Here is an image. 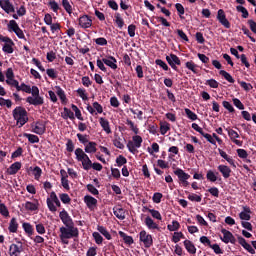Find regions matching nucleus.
<instances>
[{"mask_svg":"<svg viewBox=\"0 0 256 256\" xmlns=\"http://www.w3.org/2000/svg\"><path fill=\"white\" fill-rule=\"evenodd\" d=\"M59 218L64 225L59 228V232H60L59 238L64 245H68L69 244L68 239L79 237V229L75 227L73 218L70 216V214L65 208H63L59 212Z\"/></svg>","mask_w":256,"mask_h":256,"instance_id":"1","label":"nucleus"},{"mask_svg":"<svg viewBox=\"0 0 256 256\" xmlns=\"http://www.w3.org/2000/svg\"><path fill=\"white\" fill-rule=\"evenodd\" d=\"M18 92H24L26 94H31L26 98V103L31 106L37 107L44 105V97L40 96V89L38 86H30L25 83H21L18 89Z\"/></svg>","mask_w":256,"mask_h":256,"instance_id":"2","label":"nucleus"},{"mask_svg":"<svg viewBox=\"0 0 256 256\" xmlns=\"http://www.w3.org/2000/svg\"><path fill=\"white\" fill-rule=\"evenodd\" d=\"M13 119L16 121L18 128H22L25 124L28 123V112L22 106H17L12 111Z\"/></svg>","mask_w":256,"mask_h":256,"instance_id":"3","label":"nucleus"},{"mask_svg":"<svg viewBox=\"0 0 256 256\" xmlns=\"http://www.w3.org/2000/svg\"><path fill=\"white\" fill-rule=\"evenodd\" d=\"M7 29L9 32H13L18 39L27 41L23 30L19 27L18 23L15 20H10L7 24Z\"/></svg>","mask_w":256,"mask_h":256,"instance_id":"4","label":"nucleus"},{"mask_svg":"<svg viewBox=\"0 0 256 256\" xmlns=\"http://www.w3.org/2000/svg\"><path fill=\"white\" fill-rule=\"evenodd\" d=\"M0 42L4 43L2 46L3 53H5V54H13L14 53L13 47L15 46V43L10 37L0 35Z\"/></svg>","mask_w":256,"mask_h":256,"instance_id":"5","label":"nucleus"},{"mask_svg":"<svg viewBox=\"0 0 256 256\" xmlns=\"http://www.w3.org/2000/svg\"><path fill=\"white\" fill-rule=\"evenodd\" d=\"M139 241L143 243L146 249H149L154 245L152 234L147 233L146 230H141L139 232Z\"/></svg>","mask_w":256,"mask_h":256,"instance_id":"6","label":"nucleus"},{"mask_svg":"<svg viewBox=\"0 0 256 256\" xmlns=\"http://www.w3.org/2000/svg\"><path fill=\"white\" fill-rule=\"evenodd\" d=\"M32 133L42 136L46 133V123L43 120H38L31 124Z\"/></svg>","mask_w":256,"mask_h":256,"instance_id":"7","label":"nucleus"},{"mask_svg":"<svg viewBox=\"0 0 256 256\" xmlns=\"http://www.w3.org/2000/svg\"><path fill=\"white\" fill-rule=\"evenodd\" d=\"M166 61L174 71H178L177 66H181L182 64L181 59L173 53H171L169 56H166Z\"/></svg>","mask_w":256,"mask_h":256,"instance_id":"8","label":"nucleus"},{"mask_svg":"<svg viewBox=\"0 0 256 256\" xmlns=\"http://www.w3.org/2000/svg\"><path fill=\"white\" fill-rule=\"evenodd\" d=\"M58 199V196L55 191L50 192V196L46 199V205L50 212L56 213L57 206L54 204V201Z\"/></svg>","mask_w":256,"mask_h":256,"instance_id":"9","label":"nucleus"},{"mask_svg":"<svg viewBox=\"0 0 256 256\" xmlns=\"http://www.w3.org/2000/svg\"><path fill=\"white\" fill-rule=\"evenodd\" d=\"M237 240L239 245H241L248 253L251 255L256 254V249L250 243H248L243 236L237 235Z\"/></svg>","mask_w":256,"mask_h":256,"instance_id":"10","label":"nucleus"},{"mask_svg":"<svg viewBox=\"0 0 256 256\" xmlns=\"http://www.w3.org/2000/svg\"><path fill=\"white\" fill-rule=\"evenodd\" d=\"M78 25L82 29H89L93 25V20L89 15H82L78 19Z\"/></svg>","mask_w":256,"mask_h":256,"instance_id":"11","label":"nucleus"},{"mask_svg":"<svg viewBox=\"0 0 256 256\" xmlns=\"http://www.w3.org/2000/svg\"><path fill=\"white\" fill-rule=\"evenodd\" d=\"M217 20L219 23L225 28V29H230L231 28V23L226 17V13L223 9H219L217 12Z\"/></svg>","mask_w":256,"mask_h":256,"instance_id":"12","label":"nucleus"},{"mask_svg":"<svg viewBox=\"0 0 256 256\" xmlns=\"http://www.w3.org/2000/svg\"><path fill=\"white\" fill-rule=\"evenodd\" d=\"M20 245L16 243H12L9 246L8 254L9 256H21L22 252L24 251L22 242H19Z\"/></svg>","mask_w":256,"mask_h":256,"instance_id":"13","label":"nucleus"},{"mask_svg":"<svg viewBox=\"0 0 256 256\" xmlns=\"http://www.w3.org/2000/svg\"><path fill=\"white\" fill-rule=\"evenodd\" d=\"M226 131L228 132V136L230 140L237 146L242 147L243 146V141L238 140L240 138V134L235 131L234 129L231 128H226Z\"/></svg>","mask_w":256,"mask_h":256,"instance_id":"14","label":"nucleus"},{"mask_svg":"<svg viewBox=\"0 0 256 256\" xmlns=\"http://www.w3.org/2000/svg\"><path fill=\"white\" fill-rule=\"evenodd\" d=\"M83 201L90 211H93L98 205V200L91 195H85Z\"/></svg>","mask_w":256,"mask_h":256,"instance_id":"15","label":"nucleus"},{"mask_svg":"<svg viewBox=\"0 0 256 256\" xmlns=\"http://www.w3.org/2000/svg\"><path fill=\"white\" fill-rule=\"evenodd\" d=\"M23 207L28 212H37L39 211L40 203L38 199H34V202L26 201Z\"/></svg>","mask_w":256,"mask_h":256,"instance_id":"16","label":"nucleus"},{"mask_svg":"<svg viewBox=\"0 0 256 256\" xmlns=\"http://www.w3.org/2000/svg\"><path fill=\"white\" fill-rule=\"evenodd\" d=\"M0 8L6 13H15V7L10 0H0Z\"/></svg>","mask_w":256,"mask_h":256,"instance_id":"17","label":"nucleus"},{"mask_svg":"<svg viewBox=\"0 0 256 256\" xmlns=\"http://www.w3.org/2000/svg\"><path fill=\"white\" fill-rule=\"evenodd\" d=\"M144 224L148 230H157L160 231V226L151 216H146L144 219Z\"/></svg>","mask_w":256,"mask_h":256,"instance_id":"18","label":"nucleus"},{"mask_svg":"<svg viewBox=\"0 0 256 256\" xmlns=\"http://www.w3.org/2000/svg\"><path fill=\"white\" fill-rule=\"evenodd\" d=\"M217 170L224 179H229L232 174V169L228 165L220 164L217 166Z\"/></svg>","mask_w":256,"mask_h":256,"instance_id":"19","label":"nucleus"},{"mask_svg":"<svg viewBox=\"0 0 256 256\" xmlns=\"http://www.w3.org/2000/svg\"><path fill=\"white\" fill-rule=\"evenodd\" d=\"M252 210L248 205L243 206V211L239 213V218L242 221H250L252 219Z\"/></svg>","mask_w":256,"mask_h":256,"instance_id":"20","label":"nucleus"},{"mask_svg":"<svg viewBox=\"0 0 256 256\" xmlns=\"http://www.w3.org/2000/svg\"><path fill=\"white\" fill-rule=\"evenodd\" d=\"M174 175L177 176L179 182L189 180L191 178V175L189 173H186L182 168H176L173 171Z\"/></svg>","mask_w":256,"mask_h":256,"instance_id":"21","label":"nucleus"},{"mask_svg":"<svg viewBox=\"0 0 256 256\" xmlns=\"http://www.w3.org/2000/svg\"><path fill=\"white\" fill-rule=\"evenodd\" d=\"M102 62L112 70H117V59L114 56H108V58H102Z\"/></svg>","mask_w":256,"mask_h":256,"instance_id":"22","label":"nucleus"},{"mask_svg":"<svg viewBox=\"0 0 256 256\" xmlns=\"http://www.w3.org/2000/svg\"><path fill=\"white\" fill-rule=\"evenodd\" d=\"M22 168V163L19 161H16L12 163L6 170L8 175H16Z\"/></svg>","mask_w":256,"mask_h":256,"instance_id":"23","label":"nucleus"},{"mask_svg":"<svg viewBox=\"0 0 256 256\" xmlns=\"http://www.w3.org/2000/svg\"><path fill=\"white\" fill-rule=\"evenodd\" d=\"M99 124H100L101 128L103 129V131L107 135L112 134V129H111L110 122H109L108 119H106L105 117H100L99 118Z\"/></svg>","mask_w":256,"mask_h":256,"instance_id":"24","label":"nucleus"},{"mask_svg":"<svg viewBox=\"0 0 256 256\" xmlns=\"http://www.w3.org/2000/svg\"><path fill=\"white\" fill-rule=\"evenodd\" d=\"M183 244H184V247H185L186 251L189 254L195 255L197 253V248L191 240L186 239V240L183 241Z\"/></svg>","mask_w":256,"mask_h":256,"instance_id":"25","label":"nucleus"},{"mask_svg":"<svg viewBox=\"0 0 256 256\" xmlns=\"http://www.w3.org/2000/svg\"><path fill=\"white\" fill-rule=\"evenodd\" d=\"M219 155L231 166L236 168V163L235 160L233 159L232 156H229L224 150L221 148H218Z\"/></svg>","mask_w":256,"mask_h":256,"instance_id":"26","label":"nucleus"},{"mask_svg":"<svg viewBox=\"0 0 256 256\" xmlns=\"http://www.w3.org/2000/svg\"><path fill=\"white\" fill-rule=\"evenodd\" d=\"M85 153L93 154L97 152V143L94 141H89L84 148Z\"/></svg>","mask_w":256,"mask_h":256,"instance_id":"27","label":"nucleus"},{"mask_svg":"<svg viewBox=\"0 0 256 256\" xmlns=\"http://www.w3.org/2000/svg\"><path fill=\"white\" fill-rule=\"evenodd\" d=\"M56 95L59 97L62 104H66L68 99L65 91L60 86H55Z\"/></svg>","mask_w":256,"mask_h":256,"instance_id":"28","label":"nucleus"},{"mask_svg":"<svg viewBox=\"0 0 256 256\" xmlns=\"http://www.w3.org/2000/svg\"><path fill=\"white\" fill-rule=\"evenodd\" d=\"M113 214L117 219H119L121 221L126 219V212H125V209L122 207L113 208Z\"/></svg>","mask_w":256,"mask_h":256,"instance_id":"29","label":"nucleus"},{"mask_svg":"<svg viewBox=\"0 0 256 256\" xmlns=\"http://www.w3.org/2000/svg\"><path fill=\"white\" fill-rule=\"evenodd\" d=\"M97 231L106 239V240H112V235L108 231V229L103 225L97 226Z\"/></svg>","mask_w":256,"mask_h":256,"instance_id":"30","label":"nucleus"},{"mask_svg":"<svg viewBox=\"0 0 256 256\" xmlns=\"http://www.w3.org/2000/svg\"><path fill=\"white\" fill-rule=\"evenodd\" d=\"M221 233L223 234V237H220L221 241L225 244H229L233 233L231 231L227 230L226 228H222Z\"/></svg>","mask_w":256,"mask_h":256,"instance_id":"31","label":"nucleus"},{"mask_svg":"<svg viewBox=\"0 0 256 256\" xmlns=\"http://www.w3.org/2000/svg\"><path fill=\"white\" fill-rule=\"evenodd\" d=\"M28 170L32 172V174H33V176H34V179H35L36 181H39V180H40V178H41V176H42V174H43V171H42V168H41V167L35 166V167L32 168V166H31V167H29Z\"/></svg>","mask_w":256,"mask_h":256,"instance_id":"32","label":"nucleus"},{"mask_svg":"<svg viewBox=\"0 0 256 256\" xmlns=\"http://www.w3.org/2000/svg\"><path fill=\"white\" fill-rule=\"evenodd\" d=\"M19 224L16 217H12L9 222L8 231L10 233H17Z\"/></svg>","mask_w":256,"mask_h":256,"instance_id":"33","label":"nucleus"},{"mask_svg":"<svg viewBox=\"0 0 256 256\" xmlns=\"http://www.w3.org/2000/svg\"><path fill=\"white\" fill-rule=\"evenodd\" d=\"M120 238H123V241L126 245H132L134 244V239L132 236L128 235L127 233H125L124 231H119L118 232Z\"/></svg>","mask_w":256,"mask_h":256,"instance_id":"34","label":"nucleus"},{"mask_svg":"<svg viewBox=\"0 0 256 256\" xmlns=\"http://www.w3.org/2000/svg\"><path fill=\"white\" fill-rule=\"evenodd\" d=\"M217 175H219V172H214L213 170H208L206 173V179L211 183H216L219 180Z\"/></svg>","mask_w":256,"mask_h":256,"instance_id":"35","label":"nucleus"},{"mask_svg":"<svg viewBox=\"0 0 256 256\" xmlns=\"http://www.w3.org/2000/svg\"><path fill=\"white\" fill-rule=\"evenodd\" d=\"M62 118H63L64 120H68V119H70V120H75V114H74V112H73L71 109H69V108H67V107H64V108H63V115H62Z\"/></svg>","mask_w":256,"mask_h":256,"instance_id":"36","label":"nucleus"},{"mask_svg":"<svg viewBox=\"0 0 256 256\" xmlns=\"http://www.w3.org/2000/svg\"><path fill=\"white\" fill-rule=\"evenodd\" d=\"M23 137H25L31 144H37L40 142V138L35 134L24 133Z\"/></svg>","mask_w":256,"mask_h":256,"instance_id":"37","label":"nucleus"},{"mask_svg":"<svg viewBox=\"0 0 256 256\" xmlns=\"http://www.w3.org/2000/svg\"><path fill=\"white\" fill-rule=\"evenodd\" d=\"M219 75L222 76L228 83L230 84L235 83V79L233 78V76L226 70H220Z\"/></svg>","mask_w":256,"mask_h":256,"instance_id":"38","label":"nucleus"},{"mask_svg":"<svg viewBox=\"0 0 256 256\" xmlns=\"http://www.w3.org/2000/svg\"><path fill=\"white\" fill-rule=\"evenodd\" d=\"M146 210L151 214L153 219H156L158 221L163 220L162 214L160 213L159 210L151 209V208H148V207H146Z\"/></svg>","mask_w":256,"mask_h":256,"instance_id":"39","label":"nucleus"},{"mask_svg":"<svg viewBox=\"0 0 256 256\" xmlns=\"http://www.w3.org/2000/svg\"><path fill=\"white\" fill-rule=\"evenodd\" d=\"M185 67L190 70L193 74L197 75L199 73V70L197 69L198 68V65L195 64L194 61H187L185 63Z\"/></svg>","mask_w":256,"mask_h":256,"instance_id":"40","label":"nucleus"},{"mask_svg":"<svg viewBox=\"0 0 256 256\" xmlns=\"http://www.w3.org/2000/svg\"><path fill=\"white\" fill-rule=\"evenodd\" d=\"M74 154L78 162H82V160H84L85 156L87 155L82 148H76Z\"/></svg>","mask_w":256,"mask_h":256,"instance_id":"41","label":"nucleus"},{"mask_svg":"<svg viewBox=\"0 0 256 256\" xmlns=\"http://www.w3.org/2000/svg\"><path fill=\"white\" fill-rule=\"evenodd\" d=\"M180 228H181V224H180V222L177 221V220H173L171 224H168V225H167V229H168L170 232H176V231H178Z\"/></svg>","mask_w":256,"mask_h":256,"instance_id":"42","label":"nucleus"},{"mask_svg":"<svg viewBox=\"0 0 256 256\" xmlns=\"http://www.w3.org/2000/svg\"><path fill=\"white\" fill-rule=\"evenodd\" d=\"M22 228H23L24 232H25L27 235H29V236L33 235V233H34V228H33V226L31 225V223H29V222H24V223H22Z\"/></svg>","mask_w":256,"mask_h":256,"instance_id":"43","label":"nucleus"},{"mask_svg":"<svg viewBox=\"0 0 256 256\" xmlns=\"http://www.w3.org/2000/svg\"><path fill=\"white\" fill-rule=\"evenodd\" d=\"M175 9H176V11L178 13L179 18L181 20H184L185 19V17H184V15H185V8H184V6L181 3H176L175 4Z\"/></svg>","mask_w":256,"mask_h":256,"instance_id":"44","label":"nucleus"},{"mask_svg":"<svg viewBox=\"0 0 256 256\" xmlns=\"http://www.w3.org/2000/svg\"><path fill=\"white\" fill-rule=\"evenodd\" d=\"M171 130V125L168 122L160 123V134L165 136Z\"/></svg>","mask_w":256,"mask_h":256,"instance_id":"45","label":"nucleus"},{"mask_svg":"<svg viewBox=\"0 0 256 256\" xmlns=\"http://www.w3.org/2000/svg\"><path fill=\"white\" fill-rule=\"evenodd\" d=\"M115 24L117 25V28L123 29L125 22L124 19L121 17L120 13H115Z\"/></svg>","mask_w":256,"mask_h":256,"instance_id":"46","label":"nucleus"},{"mask_svg":"<svg viewBox=\"0 0 256 256\" xmlns=\"http://www.w3.org/2000/svg\"><path fill=\"white\" fill-rule=\"evenodd\" d=\"M113 145L117 149H120V150H124L125 149V145L122 142V138L120 136H115V138L113 140Z\"/></svg>","mask_w":256,"mask_h":256,"instance_id":"47","label":"nucleus"},{"mask_svg":"<svg viewBox=\"0 0 256 256\" xmlns=\"http://www.w3.org/2000/svg\"><path fill=\"white\" fill-rule=\"evenodd\" d=\"M71 109H72V111L75 113V117H76L79 121H84V117L82 116V112H81V110L78 108L77 105L71 104Z\"/></svg>","mask_w":256,"mask_h":256,"instance_id":"48","label":"nucleus"},{"mask_svg":"<svg viewBox=\"0 0 256 256\" xmlns=\"http://www.w3.org/2000/svg\"><path fill=\"white\" fill-rule=\"evenodd\" d=\"M184 112L189 120H191V121L198 120V115L195 112H193L191 109L185 108Z\"/></svg>","mask_w":256,"mask_h":256,"instance_id":"49","label":"nucleus"},{"mask_svg":"<svg viewBox=\"0 0 256 256\" xmlns=\"http://www.w3.org/2000/svg\"><path fill=\"white\" fill-rule=\"evenodd\" d=\"M181 239H185V235L182 231L174 232L172 236V242L177 244L181 241Z\"/></svg>","mask_w":256,"mask_h":256,"instance_id":"50","label":"nucleus"},{"mask_svg":"<svg viewBox=\"0 0 256 256\" xmlns=\"http://www.w3.org/2000/svg\"><path fill=\"white\" fill-rule=\"evenodd\" d=\"M62 7L65 10V12L69 15L72 14L73 12V7L70 4L69 0H62Z\"/></svg>","mask_w":256,"mask_h":256,"instance_id":"51","label":"nucleus"},{"mask_svg":"<svg viewBox=\"0 0 256 256\" xmlns=\"http://www.w3.org/2000/svg\"><path fill=\"white\" fill-rule=\"evenodd\" d=\"M236 10H237V12L242 14V18L243 19H248L249 18V11L244 6L238 5L236 7Z\"/></svg>","mask_w":256,"mask_h":256,"instance_id":"52","label":"nucleus"},{"mask_svg":"<svg viewBox=\"0 0 256 256\" xmlns=\"http://www.w3.org/2000/svg\"><path fill=\"white\" fill-rule=\"evenodd\" d=\"M187 198L191 202H197V203H201L202 202V195H198L196 193H190L187 196Z\"/></svg>","mask_w":256,"mask_h":256,"instance_id":"53","label":"nucleus"},{"mask_svg":"<svg viewBox=\"0 0 256 256\" xmlns=\"http://www.w3.org/2000/svg\"><path fill=\"white\" fill-rule=\"evenodd\" d=\"M132 141L137 149L141 148L142 143H143V138L140 135L133 136Z\"/></svg>","mask_w":256,"mask_h":256,"instance_id":"54","label":"nucleus"},{"mask_svg":"<svg viewBox=\"0 0 256 256\" xmlns=\"http://www.w3.org/2000/svg\"><path fill=\"white\" fill-rule=\"evenodd\" d=\"M5 83L10 87H14L16 89V91H18L20 89L19 81L14 78L5 80Z\"/></svg>","mask_w":256,"mask_h":256,"instance_id":"55","label":"nucleus"},{"mask_svg":"<svg viewBox=\"0 0 256 256\" xmlns=\"http://www.w3.org/2000/svg\"><path fill=\"white\" fill-rule=\"evenodd\" d=\"M205 85L209 86L212 89H218L220 83L216 79L212 78V79L206 80Z\"/></svg>","mask_w":256,"mask_h":256,"instance_id":"56","label":"nucleus"},{"mask_svg":"<svg viewBox=\"0 0 256 256\" xmlns=\"http://www.w3.org/2000/svg\"><path fill=\"white\" fill-rule=\"evenodd\" d=\"M46 74L51 80H56L58 78V72L54 68L46 69Z\"/></svg>","mask_w":256,"mask_h":256,"instance_id":"57","label":"nucleus"},{"mask_svg":"<svg viewBox=\"0 0 256 256\" xmlns=\"http://www.w3.org/2000/svg\"><path fill=\"white\" fill-rule=\"evenodd\" d=\"M127 149L130 153H132L133 155H135L136 153H138V147L134 144V142L132 140H129L127 143Z\"/></svg>","mask_w":256,"mask_h":256,"instance_id":"58","label":"nucleus"},{"mask_svg":"<svg viewBox=\"0 0 256 256\" xmlns=\"http://www.w3.org/2000/svg\"><path fill=\"white\" fill-rule=\"evenodd\" d=\"M0 214L5 218H8L10 216L8 207L4 203H0Z\"/></svg>","mask_w":256,"mask_h":256,"instance_id":"59","label":"nucleus"},{"mask_svg":"<svg viewBox=\"0 0 256 256\" xmlns=\"http://www.w3.org/2000/svg\"><path fill=\"white\" fill-rule=\"evenodd\" d=\"M92 237L94 238L95 243L97 245H101L103 243V241H104L103 236L99 232H97V231L92 233Z\"/></svg>","mask_w":256,"mask_h":256,"instance_id":"60","label":"nucleus"},{"mask_svg":"<svg viewBox=\"0 0 256 256\" xmlns=\"http://www.w3.org/2000/svg\"><path fill=\"white\" fill-rule=\"evenodd\" d=\"M59 199L63 204H70L71 203V197L68 193H60Z\"/></svg>","mask_w":256,"mask_h":256,"instance_id":"61","label":"nucleus"},{"mask_svg":"<svg viewBox=\"0 0 256 256\" xmlns=\"http://www.w3.org/2000/svg\"><path fill=\"white\" fill-rule=\"evenodd\" d=\"M0 106L10 109L12 107V101L10 99H5L3 97H0Z\"/></svg>","mask_w":256,"mask_h":256,"instance_id":"62","label":"nucleus"},{"mask_svg":"<svg viewBox=\"0 0 256 256\" xmlns=\"http://www.w3.org/2000/svg\"><path fill=\"white\" fill-rule=\"evenodd\" d=\"M116 164L118 167H122L124 165L127 164V158L123 155H119L116 160H115Z\"/></svg>","mask_w":256,"mask_h":256,"instance_id":"63","label":"nucleus"},{"mask_svg":"<svg viewBox=\"0 0 256 256\" xmlns=\"http://www.w3.org/2000/svg\"><path fill=\"white\" fill-rule=\"evenodd\" d=\"M163 194L161 192H155L152 196V201L155 204H160L162 202Z\"/></svg>","mask_w":256,"mask_h":256,"instance_id":"64","label":"nucleus"}]
</instances>
